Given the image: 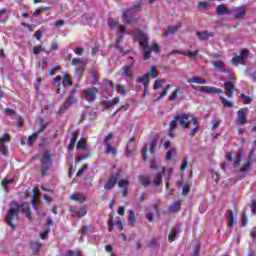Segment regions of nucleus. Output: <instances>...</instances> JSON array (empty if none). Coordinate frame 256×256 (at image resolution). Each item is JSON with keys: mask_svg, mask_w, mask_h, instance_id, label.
I'll use <instances>...</instances> for the list:
<instances>
[{"mask_svg": "<svg viewBox=\"0 0 256 256\" xmlns=\"http://www.w3.org/2000/svg\"><path fill=\"white\" fill-rule=\"evenodd\" d=\"M128 35H132L134 37L135 41H137L142 47V57L144 61H149L151 58V53H161V46H159L157 43H153L151 46H149V36L143 32L141 29H136Z\"/></svg>", "mask_w": 256, "mask_h": 256, "instance_id": "obj_1", "label": "nucleus"}, {"mask_svg": "<svg viewBox=\"0 0 256 256\" xmlns=\"http://www.w3.org/2000/svg\"><path fill=\"white\" fill-rule=\"evenodd\" d=\"M121 175H123V170L119 169L116 173L110 174L107 182L104 185L105 191H111L113 187L118 185L120 189H129V185H131V182H129V179H121Z\"/></svg>", "mask_w": 256, "mask_h": 256, "instance_id": "obj_2", "label": "nucleus"}, {"mask_svg": "<svg viewBox=\"0 0 256 256\" xmlns=\"http://www.w3.org/2000/svg\"><path fill=\"white\" fill-rule=\"evenodd\" d=\"M141 11V3H136L134 6L126 9L122 14V21L126 25H133L139 21L138 17H135V13Z\"/></svg>", "mask_w": 256, "mask_h": 256, "instance_id": "obj_3", "label": "nucleus"}, {"mask_svg": "<svg viewBox=\"0 0 256 256\" xmlns=\"http://www.w3.org/2000/svg\"><path fill=\"white\" fill-rule=\"evenodd\" d=\"M10 207L12 208L7 211L5 221L9 227L16 231L17 225H15V219H19V204L17 202H11Z\"/></svg>", "mask_w": 256, "mask_h": 256, "instance_id": "obj_4", "label": "nucleus"}, {"mask_svg": "<svg viewBox=\"0 0 256 256\" xmlns=\"http://www.w3.org/2000/svg\"><path fill=\"white\" fill-rule=\"evenodd\" d=\"M51 167H53V158L51 157V153L46 152L44 153L41 159V166H40L41 177H45L47 175V172L51 170Z\"/></svg>", "mask_w": 256, "mask_h": 256, "instance_id": "obj_5", "label": "nucleus"}, {"mask_svg": "<svg viewBox=\"0 0 256 256\" xmlns=\"http://www.w3.org/2000/svg\"><path fill=\"white\" fill-rule=\"evenodd\" d=\"M77 93V88L72 89V91L70 92L69 96L67 97V99L65 100V102L60 106L59 110H58V115H63V113H65V111H67V109H69V107H73V105L75 104V94Z\"/></svg>", "mask_w": 256, "mask_h": 256, "instance_id": "obj_6", "label": "nucleus"}, {"mask_svg": "<svg viewBox=\"0 0 256 256\" xmlns=\"http://www.w3.org/2000/svg\"><path fill=\"white\" fill-rule=\"evenodd\" d=\"M97 93H99L98 87H90L82 91V97L88 103H95L97 101Z\"/></svg>", "mask_w": 256, "mask_h": 256, "instance_id": "obj_7", "label": "nucleus"}, {"mask_svg": "<svg viewBox=\"0 0 256 256\" xmlns=\"http://www.w3.org/2000/svg\"><path fill=\"white\" fill-rule=\"evenodd\" d=\"M192 89L198 93H205L206 95H217L223 93L222 89L213 86H192Z\"/></svg>", "mask_w": 256, "mask_h": 256, "instance_id": "obj_8", "label": "nucleus"}, {"mask_svg": "<svg viewBox=\"0 0 256 256\" xmlns=\"http://www.w3.org/2000/svg\"><path fill=\"white\" fill-rule=\"evenodd\" d=\"M69 211L74 219H81L87 215V206H81L80 210H77V207L75 206H69Z\"/></svg>", "mask_w": 256, "mask_h": 256, "instance_id": "obj_9", "label": "nucleus"}, {"mask_svg": "<svg viewBox=\"0 0 256 256\" xmlns=\"http://www.w3.org/2000/svg\"><path fill=\"white\" fill-rule=\"evenodd\" d=\"M230 13L233 14L234 19H245V15H247V5L235 7Z\"/></svg>", "mask_w": 256, "mask_h": 256, "instance_id": "obj_10", "label": "nucleus"}, {"mask_svg": "<svg viewBox=\"0 0 256 256\" xmlns=\"http://www.w3.org/2000/svg\"><path fill=\"white\" fill-rule=\"evenodd\" d=\"M19 213H23L29 221H33V214L31 213V206L28 203L22 202L19 205Z\"/></svg>", "mask_w": 256, "mask_h": 256, "instance_id": "obj_11", "label": "nucleus"}, {"mask_svg": "<svg viewBox=\"0 0 256 256\" xmlns=\"http://www.w3.org/2000/svg\"><path fill=\"white\" fill-rule=\"evenodd\" d=\"M175 119L178 120L182 129H189V125H191V122L189 121V115L188 114L176 115Z\"/></svg>", "mask_w": 256, "mask_h": 256, "instance_id": "obj_12", "label": "nucleus"}, {"mask_svg": "<svg viewBox=\"0 0 256 256\" xmlns=\"http://www.w3.org/2000/svg\"><path fill=\"white\" fill-rule=\"evenodd\" d=\"M68 199L70 201H75L76 203H79L80 205H83L85 201H87V198L82 193L74 192L68 196Z\"/></svg>", "mask_w": 256, "mask_h": 256, "instance_id": "obj_13", "label": "nucleus"}, {"mask_svg": "<svg viewBox=\"0 0 256 256\" xmlns=\"http://www.w3.org/2000/svg\"><path fill=\"white\" fill-rule=\"evenodd\" d=\"M224 89L226 91L227 97H229V99L233 98L234 91H235V84L233 82H229V81L225 82Z\"/></svg>", "mask_w": 256, "mask_h": 256, "instance_id": "obj_14", "label": "nucleus"}, {"mask_svg": "<svg viewBox=\"0 0 256 256\" xmlns=\"http://www.w3.org/2000/svg\"><path fill=\"white\" fill-rule=\"evenodd\" d=\"M77 137H79V130H75L70 136V142L68 144L69 151L75 149V144L77 143Z\"/></svg>", "mask_w": 256, "mask_h": 256, "instance_id": "obj_15", "label": "nucleus"}, {"mask_svg": "<svg viewBox=\"0 0 256 256\" xmlns=\"http://www.w3.org/2000/svg\"><path fill=\"white\" fill-rule=\"evenodd\" d=\"M238 125H245L247 123V116L245 115V109L241 108L237 111Z\"/></svg>", "mask_w": 256, "mask_h": 256, "instance_id": "obj_16", "label": "nucleus"}, {"mask_svg": "<svg viewBox=\"0 0 256 256\" xmlns=\"http://www.w3.org/2000/svg\"><path fill=\"white\" fill-rule=\"evenodd\" d=\"M181 27H183L181 23L176 26H168V30L162 34V37H169V35H175V33H177V31H179Z\"/></svg>", "mask_w": 256, "mask_h": 256, "instance_id": "obj_17", "label": "nucleus"}, {"mask_svg": "<svg viewBox=\"0 0 256 256\" xmlns=\"http://www.w3.org/2000/svg\"><path fill=\"white\" fill-rule=\"evenodd\" d=\"M196 35L200 41H209V38L213 37L215 35V33H213V32L210 33L208 31H203V32L197 31Z\"/></svg>", "mask_w": 256, "mask_h": 256, "instance_id": "obj_18", "label": "nucleus"}, {"mask_svg": "<svg viewBox=\"0 0 256 256\" xmlns=\"http://www.w3.org/2000/svg\"><path fill=\"white\" fill-rule=\"evenodd\" d=\"M119 101H121V98L115 97L113 99V101L103 100L102 105H103L104 109H111V107H115V105H117L119 103Z\"/></svg>", "mask_w": 256, "mask_h": 256, "instance_id": "obj_19", "label": "nucleus"}, {"mask_svg": "<svg viewBox=\"0 0 256 256\" xmlns=\"http://www.w3.org/2000/svg\"><path fill=\"white\" fill-rule=\"evenodd\" d=\"M167 171V167L163 166L162 171L158 172L154 178V185L155 187H159L163 181V174Z\"/></svg>", "mask_w": 256, "mask_h": 256, "instance_id": "obj_20", "label": "nucleus"}, {"mask_svg": "<svg viewBox=\"0 0 256 256\" xmlns=\"http://www.w3.org/2000/svg\"><path fill=\"white\" fill-rule=\"evenodd\" d=\"M216 14L218 15H231V11L224 4H219L216 6Z\"/></svg>", "mask_w": 256, "mask_h": 256, "instance_id": "obj_21", "label": "nucleus"}, {"mask_svg": "<svg viewBox=\"0 0 256 256\" xmlns=\"http://www.w3.org/2000/svg\"><path fill=\"white\" fill-rule=\"evenodd\" d=\"M226 219L228 221L229 227H235V213L233 212V210H227Z\"/></svg>", "mask_w": 256, "mask_h": 256, "instance_id": "obj_22", "label": "nucleus"}, {"mask_svg": "<svg viewBox=\"0 0 256 256\" xmlns=\"http://www.w3.org/2000/svg\"><path fill=\"white\" fill-rule=\"evenodd\" d=\"M169 213H177V211H181V200L174 201L168 209Z\"/></svg>", "mask_w": 256, "mask_h": 256, "instance_id": "obj_23", "label": "nucleus"}, {"mask_svg": "<svg viewBox=\"0 0 256 256\" xmlns=\"http://www.w3.org/2000/svg\"><path fill=\"white\" fill-rule=\"evenodd\" d=\"M136 83H142L143 86L147 89V87H149V74L145 73L142 76H139L136 79Z\"/></svg>", "mask_w": 256, "mask_h": 256, "instance_id": "obj_24", "label": "nucleus"}, {"mask_svg": "<svg viewBox=\"0 0 256 256\" xmlns=\"http://www.w3.org/2000/svg\"><path fill=\"white\" fill-rule=\"evenodd\" d=\"M138 180L142 187H149L151 185V178L147 175H139Z\"/></svg>", "mask_w": 256, "mask_h": 256, "instance_id": "obj_25", "label": "nucleus"}, {"mask_svg": "<svg viewBox=\"0 0 256 256\" xmlns=\"http://www.w3.org/2000/svg\"><path fill=\"white\" fill-rule=\"evenodd\" d=\"M128 223L130 227H135L137 223V216H135V212L133 210H128Z\"/></svg>", "mask_w": 256, "mask_h": 256, "instance_id": "obj_26", "label": "nucleus"}, {"mask_svg": "<svg viewBox=\"0 0 256 256\" xmlns=\"http://www.w3.org/2000/svg\"><path fill=\"white\" fill-rule=\"evenodd\" d=\"M187 83H197L198 85H205L207 83V80L198 76H193L192 78L187 79Z\"/></svg>", "mask_w": 256, "mask_h": 256, "instance_id": "obj_27", "label": "nucleus"}, {"mask_svg": "<svg viewBox=\"0 0 256 256\" xmlns=\"http://www.w3.org/2000/svg\"><path fill=\"white\" fill-rule=\"evenodd\" d=\"M213 67H215V69H217V71H220V73H225V63H223V61L221 60H215L212 63Z\"/></svg>", "mask_w": 256, "mask_h": 256, "instance_id": "obj_28", "label": "nucleus"}, {"mask_svg": "<svg viewBox=\"0 0 256 256\" xmlns=\"http://www.w3.org/2000/svg\"><path fill=\"white\" fill-rule=\"evenodd\" d=\"M31 249L34 251V255H39V251H41V247H43V244L39 241H34L30 243Z\"/></svg>", "mask_w": 256, "mask_h": 256, "instance_id": "obj_29", "label": "nucleus"}, {"mask_svg": "<svg viewBox=\"0 0 256 256\" xmlns=\"http://www.w3.org/2000/svg\"><path fill=\"white\" fill-rule=\"evenodd\" d=\"M38 125H39V129L35 132L36 135L43 133V131H45V129H47V126L49 125V123L45 122V120L43 118H41L39 120Z\"/></svg>", "mask_w": 256, "mask_h": 256, "instance_id": "obj_30", "label": "nucleus"}, {"mask_svg": "<svg viewBox=\"0 0 256 256\" xmlns=\"http://www.w3.org/2000/svg\"><path fill=\"white\" fill-rule=\"evenodd\" d=\"M11 183H15V179L11 178V179H7V178H4L2 180V187L4 189V191L7 193L9 191V185H11Z\"/></svg>", "mask_w": 256, "mask_h": 256, "instance_id": "obj_31", "label": "nucleus"}, {"mask_svg": "<svg viewBox=\"0 0 256 256\" xmlns=\"http://www.w3.org/2000/svg\"><path fill=\"white\" fill-rule=\"evenodd\" d=\"M62 79H63V85L64 87H72L73 86V81L71 80V76H69V74L65 73L63 76H62Z\"/></svg>", "mask_w": 256, "mask_h": 256, "instance_id": "obj_32", "label": "nucleus"}, {"mask_svg": "<svg viewBox=\"0 0 256 256\" xmlns=\"http://www.w3.org/2000/svg\"><path fill=\"white\" fill-rule=\"evenodd\" d=\"M179 234V229L177 228H173L169 235H168V241L169 243H173V241H175V239H177V235Z\"/></svg>", "mask_w": 256, "mask_h": 256, "instance_id": "obj_33", "label": "nucleus"}, {"mask_svg": "<svg viewBox=\"0 0 256 256\" xmlns=\"http://www.w3.org/2000/svg\"><path fill=\"white\" fill-rule=\"evenodd\" d=\"M182 55H184V57H190V59H195V57L199 55V50L188 51V52L182 51Z\"/></svg>", "mask_w": 256, "mask_h": 256, "instance_id": "obj_34", "label": "nucleus"}, {"mask_svg": "<svg viewBox=\"0 0 256 256\" xmlns=\"http://www.w3.org/2000/svg\"><path fill=\"white\" fill-rule=\"evenodd\" d=\"M106 146V153L108 155H117V148L111 146V144H105Z\"/></svg>", "mask_w": 256, "mask_h": 256, "instance_id": "obj_35", "label": "nucleus"}, {"mask_svg": "<svg viewBox=\"0 0 256 256\" xmlns=\"http://www.w3.org/2000/svg\"><path fill=\"white\" fill-rule=\"evenodd\" d=\"M148 151H149V148L147 146H144L142 149V159L144 163H147L149 161Z\"/></svg>", "mask_w": 256, "mask_h": 256, "instance_id": "obj_36", "label": "nucleus"}, {"mask_svg": "<svg viewBox=\"0 0 256 256\" xmlns=\"http://www.w3.org/2000/svg\"><path fill=\"white\" fill-rule=\"evenodd\" d=\"M77 149H81L82 151L87 150V142L85 141V139L78 140Z\"/></svg>", "mask_w": 256, "mask_h": 256, "instance_id": "obj_37", "label": "nucleus"}, {"mask_svg": "<svg viewBox=\"0 0 256 256\" xmlns=\"http://www.w3.org/2000/svg\"><path fill=\"white\" fill-rule=\"evenodd\" d=\"M241 101L243 102L244 105H249V104L253 103V98H251L245 94H241Z\"/></svg>", "mask_w": 256, "mask_h": 256, "instance_id": "obj_38", "label": "nucleus"}, {"mask_svg": "<svg viewBox=\"0 0 256 256\" xmlns=\"http://www.w3.org/2000/svg\"><path fill=\"white\" fill-rule=\"evenodd\" d=\"M150 76L152 79H157L159 77V71L155 66L150 67Z\"/></svg>", "mask_w": 256, "mask_h": 256, "instance_id": "obj_39", "label": "nucleus"}, {"mask_svg": "<svg viewBox=\"0 0 256 256\" xmlns=\"http://www.w3.org/2000/svg\"><path fill=\"white\" fill-rule=\"evenodd\" d=\"M71 65H73L74 67H81L83 65V59L73 58L71 61Z\"/></svg>", "mask_w": 256, "mask_h": 256, "instance_id": "obj_40", "label": "nucleus"}, {"mask_svg": "<svg viewBox=\"0 0 256 256\" xmlns=\"http://www.w3.org/2000/svg\"><path fill=\"white\" fill-rule=\"evenodd\" d=\"M113 229H115V218L113 217V215H110V219L108 221V231H113Z\"/></svg>", "mask_w": 256, "mask_h": 256, "instance_id": "obj_41", "label": "nucleus"}, {"mask_svg": "<svg viewBox=\"0 0 256 256\" xmlns=\"http://www.w3.org/2000/svg\"><path fill=\"white\" fill-rule=\"evenodd\" d=\"M163 83H166L165 79H159V80H155L154 82V89H161L163 87Z\"/></svg>", "mask_w": 256, "mask_h": 256, "instance_id": "obj_42", "label": "nucleus"}, {"mask_svg": "<svg viewBox=\"0 0 256 256\" xmlns=\"http://www.w3.org/2000/svg\"><path fill=\"white\" fill-rule=\"evenodd\" d=\"M0 153L5 156L9 155V149L5 146V142H0Z\"/></svg>", "mask_w": 256, "mask_h": 256, "instance_id": "obj_43", "label": "nucleus"}, {"mask_svg": "<svg viewBox=\"0 0 256 256\" xmlns=\"http://www.w3.org/2000/svg\"><path fill=\"white\" fill-rule=\"evenodd\" d=\"M123 75H125V77H127L128 79H131L133 76L131 75V69L126 66L124 68L121 69Z\"/></svg>", "mask_w": 256, "mask_h": 256, "instance_id": "obj_44", "label": "nucleus"}, {"mask_svg": "<svg viewBox=\"0 0 256 256\" xmlns=\"http://www.w3.org/2000/svg\"><path fill=\"white\" fill-rule=\"evenodd\" d=\"M220 100L222 101V105H224L225 107H228V108L233 107V102L227 100L225 97L220 96Z\"/></svg>", "mask_w": 256, "mask_h": 256, "instance_id": "obj_45", "label": "nucleus"}, {"mask_svg": "<svg viewBox=\"0 0 256 256\" xmlns=\"http://www.w3.org/2000/svg\"><path fill=\"white\" fill-rule=\"evenodd\" d=\"M179 91H181V88L178 87L174 90V92L172 93V95L170 96L169 100L170 101H175L177 100V97H179Z\"/></svg>", "mask_w": 256, "mask_h": 256, "instance_id": "obj_46", "label": "nucleus"}, {"mask_svg": "<svg viewBox=\"0 0 256 256\" xmlns=\"http://www.w3.org/2000/svg\"><path fill=\"white\" fill-rule=\"evenodd\" d=\"M169 89H171L170 84L166 85L164 91L162 93H160L158 99H163V97H167V95L169 94Z\"/></svg>", "mask_w": 256, "mask_h": 256, "instance_id": "obj_47", "label": "nucleus"}, {"mask_svg": "<svg viewBox=\"0 0 256 256\" xmlns=\"http://www.w3.org/2000/svg\"><path fill=\"white\" fill-rule=\"evenodd\" d=\"M189 189H191V184L186 183L182 188L181 195L185 197L189 193Z\"/></svg>", "mask_w": 256, "mask_h": 256, "instance_id": "obj_48", "label": "nucleus"}, {"mask_svg": "<svg viewBox=\"0 0 256 256\" xmlns=\"http://www.w3.org/2000/svg\"><path fill=\"white\" fill-rule=\"evenodd\" d=\"M116 87L117 93H119V95H127V90H125V86H123L122 84H118Z\"/></svg>", "mask_w": 256, "mask_h": 256, "instance_id": "obj_49", "label": "nucleus"}, {"mask_svg": "<svg viewBox=\"0 0 256 256\" xmlns=\"http://www.w3.org/2000/svg\"><path fill=\"white\" fill-rule=\"evenodd\" d=\"M232 63L233 64L240 63V65H245V60H243L240 56H234L232 58Z\"/></svg>", "mask_w": 256, "mask_h": 256, "instance_id": "obj_50", "label": "nucleus"}, {"mask_svg": "<svg viewBox=\"0 0 256 256\" xmlns=\"http://www.w3.org/2000/svg\"><path fill=\"white\" fill-rule=\"evenodd\" d=\"M47 63H48V59L47 57H44L39 61L38 67H40V69H45V67H47Z\"/></svg>", "mask_w": 256, "mask_h": 256, "instance_id": "obj_51", "label": "nucleus"}, {"mask_svg": "<svg viewBox=\"0 0 256 256\" xmlns=\"http://www.w3.org/2000/svg\"><path fill=\"white\" fill-rule=\"evenodd\" d=\"M0 142L11 143V136L7 133L3 134V136L0 138Z\"/></svg>", "mask_w": 256, "mask_h": 256, "instance_id": "obj_52", "label": "nucleus"}, {"mask_svg": "<svg viewBox=\"0 0 256 256\" xmlns=\"http://www.w3.org/2000/svg\"><path fill=\"white\" fill-rule=\"evenodd\" d=\"M249 224V217H247V214L245 212L242 213V226L247 227Z\"/></svg>", "mask_w": 256, "mask_h": 256, "instance_id": "obj_53", "label": "nucleus"}, {"mask_svg": "<svg viewBox=\"0 0 256 256\" xmlns=\"http://www.w3.org/2000/svg\"><path fill=\"white\" fill-rule=\"evenodd\" d=\"M30 203L35 211H39V203L37 202V199H35V196L32 197Z\"/></svg>", "mask_w": 256, "mask_h": 256, "instance_id": "obj_54", "label": "nucleus"}, {"mask_svg": "<svg viewBox=\"0 0 256 256\" xmlns=\"http://www.w3.org/2000/svg\"><path fill=\"white\" fill-rule=\"evenodd\" d=\"M155 149H157V141L152 140L150 142V153H152V155H155Z\"/></svg>", "mask_w": 256, "mask_h": 256, "instance_id": "obj_55", "label": "nucleus"}, {"mask_svg": "<svg viewBox=\"0 0 256 256\" xmlns=\"http://www.w3.org/2000/svg\"><path fill=\"white\" fill-rule=\"evenodd\" d=\"M41 51H45L43 46H41V45L34 46V48H33L34 55H39V53H41Z\"/></svg>", "mask_w": 256, "mask_h": 256, "instance_id": "obj_56", "label": "nucleus"}, {"mask_svg": "<svg viewBox=\"0 0 256 256\" xmlns=\"http://www.w3.org/2000/svg\"><path fill=\"white\" fill-rule=\"evenodd\" d=\"M249 55V50L248 49H242L240 52V57L245 61Z\"/></svg>", "mask_w": 256, "mask_h": 256, "instance_id": "obj_57", "label": "nucleus"}, {"mask_svg": "<svg viewBox=\"0 0 256 256\" xmlns=\"http://www.w3.org/2000/svg\"><path fill=\"white\" fill-rule=\"evenodd\" d=\"M89 169V166L85 164L82 168H80L76 174V177H81V175Z\"/></svg>", "mask_w": 256, "mask_h": 256, "instance_id": "obj_58", "label": "nucleus"}, {"mask_svg": "<svg viewBox=\"0 0 256 256\" xmlns=\"http://www.w3.org/2000/svg\"><path fill=\"white\" fill-rule=\"evenodd\" d=\"M177 121L178 120L175 119V116H174V120L170 121V123H169L170 128L169 129L171 131H175V129H177Z\"/></svg>", "mask_w": 256, "mask_h": 256, "instance_id": "obj_59", "label": "nucleus"}, {"mask_svg": "<svg viewBox=\"0 0 256 256\" xmlns=\"http://www.w3.org/2000/svg\"><path fill=\"white\" fill-rule=\"evenodd\" d=\"M157 245V239L156 238H152L149 243L147 244V247H149L150 249H155V246Z\"/></svg>", "mask_w": 256, "mask_h": 256, "instance_id": "obj_60", "label": "nucleus"}, {"mask_svg": "<svg viewBox=\"0 0 256 256\" xmlns=\"http://www.w3.org/2000/svg\"><path fill=\"white\" fill-rule=\"evenodd\" d=\"M51 233V228H47L43 233L40 234V239H47Z\"/></svg>", "mask_w": 256, "mask_h": 256, "instance_id": "obj_61", "label": "nucleus"}, {"mask_svg": "<svg viewBox=\"0 0 256 256\" xmlns=\"http://www.w3.org/2000/svg\"><path fill=\"white\" fill-rule=\"evenodd\" d=\"M249 169H251V161H248V162L246 163V165L243 166V167L240 169V171H241V173H245V172L248 171Z\"/></svg>", "mask_w": 256, "mask_h": 256, "instance_id": "obj_62", "label": "nucleus"}, {"mask_svg": "<svg viewBox=\"0 0 256 256\" xmlns=\"http://www.w3.org/2000/svg\"><path fill=\"white\" fill-rule=\"evenodd\" d=\"M150 169H154V171H157L158 169L157 160L155 158L151 160Z\"/></svg>", "mask_w": 256, "mask_h": 256, "instance_id": "obj_63", "label": "nucleus"}, {"mask_svg": "<svg viewBox=\"0 0 256 256\" xmlns=\"http://www.w3.org/2000/svg\"><path fill=\"white\" fill-rule=\"evenodd\" d=\"M84 51L83 47H77L74 49L75 55H83Z\"/></svg>", "mask_w": 256, "mask_h": 256, "instance_id": "obj_64", "label": "nucleus"}]
</instances>
